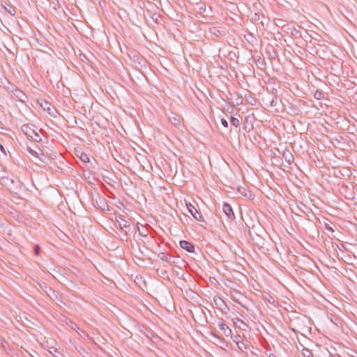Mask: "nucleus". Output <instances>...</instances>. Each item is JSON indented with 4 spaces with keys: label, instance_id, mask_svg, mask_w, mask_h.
Here are the masks:
<instances>
[{
    "label": "nucleus",
    "instance_id": "f257e3e1",
    "mask_svg": "<svg viewBox=\"0 0 357 357\" xmlns=\"http://www.w3.org/2000/svg\"><path fill=\"white\" fill-rule=\"evenodd\" d=\"M33 127L34 126L31 124H24L22 126L21 130L28 138L35 142H40L41 141V137L34 130Z\"/></svg>",
    "mask_w": 357,
    "mask_h": 357
},
{
    "label": "nucleus",
    "instance_id": "f03ea898",
    "mask_svg": "<svg viewBox=\"0 0 357 357\" xmlns=\"http://www.w3.org/2000/svg\"><path fill=\"white\" fill-rule=\"evenodd\" d=\"M213 302L216 305L217 308L222 313L227 314L229 311V307L225 303V301L220 296H215L213 297Z\"/></svg>",
    "mask_w": 357,
    "mask_h": 357
},
{
    "label": "nucleus",
    "instance_id": "7ed1b4c3",
    "mask_svg": "<svg viewBox=\"0 0 357 357\" xmlns=\"http://www.w3.org/2000/svg\"><path fill=\"white\" fill-rule=\"evenodd\" d=\"M116 227H119L120 229L126 235L130 231V225L128 222L123 218L116 220L115 224Z\"/></svg>",
    "mask_w": 357,
    "mask_h": 357
},
{
    "label": "nucleus",
    "instance_id": "20e7f679",
    "mask_svg": "<svg viewBox=\"0 0 357 357\" xmlns=\"http://www.w3.org/2000/svg\"><path fill=\"white\" fill-rule=\"evenodd\" d=\"M188 212L193 216V218L197 220L202 222L204 221L203 217L200 212H199L197 208L190 203L186 204Z\"/></svg>",
    "mask_w": 357,
    "mask_h": 357
},
{
    "label": "nucleus",
    "instance_id": "39448f33",
    "mask_svg": "<svg viewBox=\"0 0 357 357\" xmlns=\"http://www.w3.org/2000/svg\"><path fill=\"white\" fill-rule=\"evenodd\" d=\"M13 93L14 96L18 99L19 101L23 103H25L28 100L26 95L22 91L17 88L13 91Z\"/></svg>",
    "mask_w": 357,
    "mask_h": 357
},
{
    "label": "nucleus",
    "instance_id": "423d86ee",
    "mask_svg": "<svg viewBox=\"0 0 357 357\" xmlns=\"http://www.w3.org/2000/svg\"><path fill=\"white\" fill-rule=\"evenodd\" d=\"M180 246L182 249L185 250L188 252L193 253L195 252V246L191 243L187 241H181Z\"/></svg>",
    "mask_w": 357,
    "mask_h": 357
},
{
    "label": "nucleus",
    "instance_id": "0eeeda50",
    "mask_svg": "<svg viewBox=\"0 0 357 357\" xmlns=\"http://www.w3.org/2000/svg\"><path fill=\"white\" fill-rule=\"evenodd\" d=\"M222 210H223L224 213H225V215L229 218H233L235 217L233 209L229 204L225 203L223 204Z\"/></svg>",
    "mask_w": 357,
    "mask_h": 357
},
{
    "label": "nucleus",
    "instance_id": "6e6552de",
    "mask_svg": "<svg viewBox=\"0 0 357 357\" xmlns=\"http://www.w3.org/2000/svg\"><path fill=\"white\" fill-rule=\"evenodd\" d=\"M158 257L160 258L162 261L168 262L170 264L174 263V261L173 260V257L167 253L160 252L158 255Z\"/></svg>",
    "mask_w": 357,
    "mask_h": 357
},
{
    "label": "nucleus",
    "instance_id": "1a4fd4ad",
    "mask_svg": "<svg viewBox=\"0 0 357 357\" xmlns=\"http://www.w3.org/2000/svg\"><path fill=\"white\" fill-rule=\"evenodd\" d=\"M282 157L289 165L294 162V155L289 150L286 149L283 151Z\"/></svg>",
    "mask_w": 357,
    "mask_h": 357
},
{
    "label": "nucleus",
    "instance_id": "9d476101",
    "mask_svg": "<svg viewBox=\"0 0 357 357\" xmlns=\"http://www.w3.org/2000/svg\"><path fill=\"white\" fill-rule=\"evenodd\" d=\"M219 328L223 332L226 336H230L231 334V330L223 322L219 324Z\"/></svg>",
    "mask_w": 357,
    "mask_h": 357
},
{
    "label": "nucleus",
    "instance_id": "9b49d317",
    "mask_svg": "<svg viewBox=\"0 0 357 357\" xmlns=\"http://www.w3.org/2000/svg\"><path fill=\"white\" fill-rule=\"evenodd\" d=\"M238 192L243 195V197H245L247 198H251L252 197V192L249 190L240 187L238 188Z\"/></svg>",
    "mask_w": 357,
    "mask_h": 357
},
{
    "label": "nucleus",
    "instance_id": "f8f14e48",
    "mask_svg": "<svg viewBox=\"0 0 357 357\" xmlns=\"http://www.w3.org/2000/svg\"><path fill=\"white\" fill-rule=\"evenodd\" d=\"M49 352L52 354L54 357H63V354L56 347H50Z\"/></svg>",
    "mask_w": 357,
    "mask_h": 357
},
{
    "label": "nucleus",
    "instance_id": "ddd939ff",
    "mask_svg": "<svg viewBox=\"0 0 357 357\" xmlns=\"http://www.w3.org/2000/svg\"><path fill=\"white\" fill-rule=\"evenodd\" d=\"M41 106L44 108L45 110H47L49 114H52V108L50 107V104L46 101L44 100L43 103H41Z\"/></svg>",
    "mask_w": 357,
    "mask_h": 357
},
{
    "label": "nucleus",
    "instance_id": "4468645a",
    "mask_svg": "<svg viewBox=\"0 0 357 357\" xmlns=\"http://www.w3.org/2000/svg\"><path fill=\"white\" fill-rule=\"evenodd\" d=\"M79 157L80 160L85 163L89 162L90 160L89 155L82 151L80 152V155Z\"/></svg>",
    "mask_w": 357,
    "mask_h": 357
},
{
    "label": "nucleus",
    "instance_id": "2eb2a0df",
    "mask_svg": "<svg viewBox=\"0 0 357 357\" xmlns=\"http://www.w3.org/2000/svg\"><path fill=\"white\" fill-rule=\"evenodd\" d=\"M302 355L303 357H314L312 351L307 348H304L302 350Z\"/></svg>",
    "mask_w": 357,
    "mask_h": 357
},
{
    "label": "nucleus",
    "instance_id": "dca6fc26",
    "mask_svg": "<svg viewBox=\"0 0 357 357\" xmlns=\"http://www.w3.org/2000/svg\"><path fill=\"white\" fill-rule=\"evenodd\" d=\"M230 123L232 126H235L236 128H237L240 124L239 120L234 116L230 117Z\"/></svg>",
    "mask_w": 357,
    "mask_h": 357
},
{
    "label": "nucleus",
    "instance_id": "f3484780",
    "mask_svg": "<svg viewBox=\"0 0 357 357\" xmlns=\"http://www.w3.org/2000/svg\"><path fill=\"white\" fill-rule=\"evenodd\" d=\"M170 121L172 122V123L173 125H174L176 126H178L181 124V121L176 117H173L172 119H171Z\"/></svg>",
    "mask_w": 357,
    "mask_h": 357
},
{
    "label": "nucleus",
    "instance_id": "a211bd4d",
    "mask_svg": "<svg viewBox=\"0 0 357 357\" xmlns=\"http://www.w3.org/2000/svg\"><path fill=\"white\" fill-rule=\"evenodd\" d=\"M236 344L238 348L241 351H243L244 349H247L246 345L243 342H236Z\"/></svg>",
    "mask_w": 357,
    "mask_h": 357
},
{
    "label": "nucleus",
    "instance_id": "6ab92c4d",
    "mask_svg": "<svg viewBox=\"0 0 357 357\" xmlns=\"http://www.w3.org/2000/svg\"><path fill=\"white\" fill-rule=\"evenodd\" d=\"M289 29L290 31V33L292 36H297L298 34L300 33V31L298 29H296L295 27L289 28Z\"/></svg>",
    "mask_w": 357,
    "mask_h": 357
},
{
    "label": "nucleus",
    "instance_id": "aec40b11",
    "mask_svg": "<svg viewBox=\"0 0 357 357\" xmlns=\"http://www.w3.org/2000/svg\"><path fill=\"white\" fill-rule=\"evenodd\" d=\"M324 95L322 93L321 91H317L314 94V98L317 99V100H320L323 98Z\"/></svg>",
    "mask_w": 357,
    "mask_h": 357
},
{
    "label": "nucleus",
    "instance_id": "412c9836",
    "mask_svg": "<svg viewBox=\"0 0 357 357\" xmlns=\"http://www.w3.org/2000/svg\"><path fill=\"white\" fill-rule=\"evenodd\" d=\"M220 122H221V124H222V126L223 127H225L226 128H228V122H227V121L226 119H222Z\"/></svg>",
    "mask_w": 357,
    "mask_h": 357
},
{
    "label": "nucleus",
    "instance_id": "4be33fe9",
    "mask_svg": "<svg viewBox=\"0 0 357 357\" xmlns=\"http://www.w3.org/2000/svg\"><path fill=\"white\" fill-rule=\"evenodd\" d=\"M199 11L200 13H204L206 11V6L201 5L200 6H199Z\"/></svg>",
    "mask_w": 357,
    "mask_h": 357
},
{
    "label": "nucleus",
    "instance_id": "5701e85b",
    "mask_svg": "<svg viewBox=\"0 0 357 357\" xmlns=\"http://www.w3.org/2000/svg\"><path fill=\"white\" fill-rule=\"evenodd\" d=\"M325 228L326 230L328 231H332L333 232L334 230L333 229V228L328 225V224H325Z\"/></svg>",
    "mask_w": 357,
    "mask_h": 357
},
{
    "label": "nucleus",
    "instance_id": "b1692460",
    "mask_svg": "<svg viewBox=\"0 0 357 357\" xmlns=\"http://www.w3.org/2000/svg\"><path fill=\"white\" fill-rule=\"evenodd\" d=\"M40 247L38 245H36L34 248V252L36 255H39Z\"/></svg>",
    "mask_w": 357,
    "mask_h": 357
},
{
    "label": "nucleus",
    "instance_id": "393cba45",
    "mask_svg": "<svg viewBox=\"0 0 357 357\" xmlns=\"http://www.w3.org/2000/svg\"><path fill=\"white\" fill-rule=\"evenodd\" d=\"M31 153V155H36L37 153L35 151H33V150H30L29 151Z\"/></svg>",
    "mask_w": 357,
    "mask_h": 357
},
{
    "label": "nucleus",
    "instance_id": "a878e982",
    "mask_svg": "<svg viewBox=\"0 0 357 357\" xmlns=\"http://www.w3.org/2000/svg\"><path fill=\"white\" fill-rule=\"evenodd\" d=\"M211 335H212L214 337H215V338H217V339H220V337H219L217 335H215V334H214V333H211Z\"/></svg>",
    "mask_w": 357,
    "mask_h": 357
},
{
    "label": "nucleus",
    "instance_id": "bb28decb",
    "mask_svg": "<svg viewBox=\"0 0 357 357\" xmlns=\"http://www.w3.org/2000/svg\"><path fill=\"white\" fill-rule=\"evenodd\" d=\"M271 105L272 107L275 106V102H274V100H273L271 101Z\"/></svg>",
    "mask_w": 357,
    "mask_h": 357
},
{
    "label": "nucleus",
    "instance_id": "cd10ccee",
    "mask_svg": "<svg viewBox=\"0 0 357 357\" xmlns=\"http://www.w3.org/2000/svg\"><path fill=\"white\" fill-rule=\"evenodd\" d=\"M139 233H140V235H142V236H146V234H143V233H144V231H142V232H141V231H139Z\"/></svg>",
    "mask_w": 357,
    "mask_h": 357
},
{
    "label": "nucleus",
    "instance_id": "c85d7f7f",
    "mask_svg": "<svg viewBox=\"0 0 357 357\" xmlns=\"http://www.w3.org/2000/svg\"><path fill=\"white\" fill-rule=\"evenodd\" d=\"M139 233H140V235H142V236H146V234H143V233H144V231H142V232H141V231H139Z\"/></svg>",
    "mask_w": 357,
    "mask_h": 357
},
{
    "label": "nucleus",
    "instance_id": "c756f323",
    "mask_svg": "<svg viewBox=\"0 0 357 357\" xmlns=\"http://www.w3.org/2000/svg\"><path fill=\"white\" fill-rule=\"evenodd\" d=\"M236 320L238 321H241L242 324H244V322L243 321H241L240 319L238 318H236Z\"/></svg>",
    "mask_w": 357,
    "mask_h": 357
},
{
    "label": "nucleus",
    "instance_id": "7c9ffc66",
    "mask_svg": "<svg viewBox=\"0 0 357 357\" xmlns=\"http://www.w3.org/2000/svg\"><path fill=\"white\" fill-rule=\"evenodd\" d=\"M8 12H9L11 15H15V13H12V10H8Z\"/></svg>",
    "mask_w": 357,
    "mask_h": 357
},
{
    "label": "nucleus",
    "instance_id": "2f4dec72",
    "mask_svg": "<svg viewBox=\"0 0 357 357\" xmlns=\"http://www.w3.org/2000/svg\"><path fill=\"white\" fill-rule=\"evenodd\" d=\"M331 357H341V356H339V355H335V356H331Z\"/></svg>",
    "mask_w": 357,
    "mask_h": 357
},
{
    "label": "nucleus",
    "instance_id": "473e14b6",
    "mask_svg": "<svg viewBox=\"0 0 357 357\" xmlns=\"http://www.w3.org/2000/svg\"><path fill=\"white\" fill-rule=\"evenodd\" d=\"M0 178H1L2 179L6 178V177L4 176H0Z\"/></svg>",
    "mask_w": 357,
    "mask_h": 357
},
{
    "label": "nucleus",
    "instance_id": "72a5a7b5",
    "mask_svg": "<svg viewBox=\"0 0 357 357\" xmlns=\"http://www.w3.org/2000/svg\"><path fill=\"white\" fill-rule=\"evenodd\" d=\"M0 147H1V150H3V146H2V145H1V144H0Z\"/></svg>",
    "mask_w": 357,
    "mask_h": 357
},
{
    "label": "nucleus",
    "instance_id": "f704fd0d",
    "mask_svg": "<svg viewBox=\"0 0 357 357\" xmlns=\"http://www.w3.org/2000/svg\"><path fill=\"white\" fill-rule=\"evenodd\" d=\"M270 357H276L275 355H271Z\"/></svg>",
    "mask_w": 357,
    "mask_h": 357
}]
</instances>
